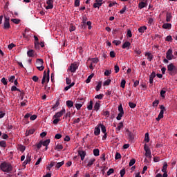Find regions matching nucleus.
Here are the masks:
<instances>
[{
  "instance_id": "1",
  "label": "nucleus",
  "mask_w": 177,
  "mask_h": 177,
  "mask_svg": "<svg viewBox=\"0 0 177 177\" xmlns=\"http://www.w3.org/2000/svg\"><path fill=\"white\" fill-rule=\"evenodd\" d=\"M0 169L3 172H10L12 171V165L6 162H3L0 165Z\"/></svg>"
},
{
  "instance_id": "2",
  "label": "nucleus",
  "mask_w": 177,
  "mask_h": 177,
  "mask_svg": "<svg viewBox=\"0 0 177 177\" xmlns=\"http://www.w3.org/2000/svg\"><path fill=\"white\" fill-rule=\"evenodd\" d=\"M167 71L169 75H176L177 74V67L174 65V64H169L167 66Z\"/></svg>"
},
{
  "instance_id": "3",
  "label": "nucleus",
  "mask_w": 177,
  "mask_h": 177,
  "mask_svg": "<svg viewBox=\"0 0 177 177\" xmlns=\"http://www.w3.org/2000/svg\"><path fill=\"white\" fill-rule=\"evenodd\" d=\"M10 20V17L4 15V26H3L4 30H8L10 28V23L9 22Z\"/></svg>"
},
{
  "instance_id": "4",
  "label": "nucleus",
  "mask_w": 177,
  "mask_h": 177,
  "mask_svg": "<svg viewBox=\"0 0 177 177\" xmlns=\"http://www.w3.org/2000/svg\"><path fill=\"white\" fill-rule=\"evenodd\" d=\"M144 150L145 151V156L147 158H151V151H150V148L146 144L144 145Z\"/></svg>"
},
{
  "instance_id": "5",
  "label": "nucleus",
  "mask_w": 177,
  "mask_h": 177,
  "mask_svg": "<svg viewBox=\"0 0 177 177\" xmlns=\"http://www.w3.org/2000/svg\"><path fill=\"white\" fill-rule=\"evenodd\" d=\"M78 69V65L77 64H72L68 68V71H71V73H75Z\"/></svg>"
},
{
  "instance_id": "6",
  "label": "nucleus",
  "mask_w": 177,
  "mask_h": 177,
  "mask_svg": "<svg viewBox=\"0 0 177 177\" xmlns=\"http://www.w3.org/2000/svg\"><path fill=\"white\" fill-rule=\"evenodd\" d=\"M127 136H128L129 140L132 142L135 139V136H133V133L131 132L129 129H127Z\"/></svg>"
},
{
  "instance_id": "7",
  "label": "nucleus",
  "mask_w": 177,
  "mask_h": 177,
  "mask_svg": "<svg viewBox=\"0 0 177 177\" xmlns=\"http://www.w3.org/2000/svg\"><path fill=\"white\" fill-rule=\"evenodd\" d=\"M64 113H66V109H62V111H60L59 112L56 113L54 116L53 118H60V117H62Z\"/></svg>"
},
{
  "instance_id": "8",
  "label": "nucleus",
  "mask_w": 177,
  "mask_h": 177,
  "mask_svg": "<svg viewBox=\"0 0 177 177\" xmlns=\"http://www.w3.org/2000/svg\"><path fill=\"white\" fill-rule=\"evenodd\" d=\"M166 57L168 60H172L174 59V55H172V49H169L167 51Z\"/></svg>"
},
{
  "instance_id": "9",
  "label": "nucleus",
  "mask_w": 177,
  "mask_h": 177,
  "mask_svg": "<svg viewBox=\"0 0 177 177\" xmlns=\"http://www.w3.org/2000/svg\"><path fill=\"white\" fill-rule=\"evenodd\" d=\"M102 4H103V0H95V3H94L93 6L95 9H96V8H98L99 9V8L102 6Z\"/></svg>"
},
{
  "instance_id": "10",
  "label": "nucleus",
  "mask_w": 177,
  "mask_h": 177,
  "mask_svg": "<svg viewBox=\"0 0 177 177\" xmlns=\"http://www.w3.org/2000/svg\"><path fill=\"white\" fill-rule=\"evenodd\" d=\"M47 6H46V9H53V0H48L46 1Z\"/></svg>"
},
{
  "instance_id": "11",
  "label": "nucleus",
  "mask_w": 177,
  "mask_h": 177,
  "mask_svg": "<svg viewBox=\"0 0 177 177\" xmlns=\"http://www.w3.org/2000/svg\"><path fill=\"white\" fill-rule=\"evenodd\" d=\"M36 67H39L41 66H44V59H37L35 64Z\"/></svg>"
},
{
  "instance_id": "12",
  "label": "nucleus",
  "mask_w": 177,
  "mask_h": 177,
  "mask_svg": "<svg viewBox=\"0 0 177 177\" xmlns=\"http://www.w3.org/2000/svg\"><path fill=\"white\" fill-rule=\"evenodd\" d=\"M78 154L81 157L82 161H84L85 156H86V153L84 151H79Z\"/></svg>"
},
{
  "instance_id": "13",
  "label": "nucleus",
  "mask_w": 177,
  "mask_h": 177,
  "mask_svg": "<svg viewBox=\"0 0 177 177\" xmlns=\"http://www.w3.org/2000/svg\"><path fill=\"white\" fill-rule=\"evenodd\" d=\"M147 7V3L145 1H140L138 3V8L139 9H143V8Z\"/></svg>"
},
{
  "instance_id": "14",
  "label": "nucleus",
  "mask_w": 177,
  "mask_h": 177,
  "mask_svg": "<svg viewBox=\"0 0 177 177\" xmlns=\"http://www.w3.org/2000/svg\"><path fill=\"white\" fill-rule=\"evenodd\" d=\"M35 54V50H29L27 52V55L28 57H34Z\"/></svg>"
},
{
  "instance_id": "15",
  "label": "nucleus",
  "mask_w": 177,
  "mask_h": 177,
  "mask_svg": "<svg viewBox=\"0 0 177 177\" xmlns=\"http://www.w3.org/2000/svg\"><path fill=\"white\" fill-rule=\"evenodd\" d=\"M94 135L95 136H99L100 135V127H96L94 130Z\"/></svg>"
},
{
  "instance_id": "16",
  "label": "nucleus",
  "mask_w": 177,
  "mask_h": 177,
  "mask_svg": "<svg viewBox=\"0 0 177 177\" xmlns=\"http://www.w3.org/2000/svg\"><path fill=\"white\" fill-rule=\"evenodd\" d=\"M171 19H172V15H171V12H167L166 14V21H167V23H169V21H171Z\"/></svg>"
},
{
  "instance_id": "17",
  "label": "nucleus",
  "mask_w": 177,
  "mask_h": 177,
  "mask_svg": "<svg viewBox=\"0 0 177 177\" xmlns=\"http://www.w3.org/2000/svg\"><path fill=\"white\" fill-rule=\"evenodd\" d=\"M145 56H147V60H149V62H151V60H153V56L151 54V53H145Z\"/></svg>"
},
{
  "instance_id": "18",
  "label": "nucleus",
  "mask_w": 177,
  "mask_h": 177,
  "mask_svg": "<svg viewBox=\"0 0 177 177\" xmlns=\"http://www.w3.org/2000/svg\"><path fill=\"white\" fill-rule=\"evenodd\" d=\"M66 106L69 109H71V107H73V106H74V102L71 100H68V101H66Z\"/></svg>"
},
{
  "instance_id": "19",
  "label": "nucleus",
  "mask_w": 177,
  "mask_h": 177,
  "mask_svg": "<svg viewBox=\"0 0 177 177\" xmlns=\"http://www.w3.org/2000/svg\"><path fill=\"white\" fill-rule=\"evenodd\" d=\"M161 118H164V111H160V112L159 113L158 118H156V121H160Z\"/></svg>"
},
{
  "instance_id": "20",
  "label": "nucleus",
  "mask_w": 177,
  "mask_h": 177,
  "mask_svg": "<svg viewBox=\"0 0 177 177\" xmlns=\"http://www.w3.org/2000/svg\"><path fill=\"white\" fill-rule=\"evenodd\" d=\"M93 77H95V73H91L86 80V83L89 84V82H91V80H92Z\"/></svg>"
},
{
  "instance_id": "21",
  "label": "nucleus",
  "mask_w": 177,
  "mask_h": 177,
  "mask_svg": "<svg viewBox=\"0 0 177 177\" xmlns=\"http://www.w3.org/2000/svg\"><path fill=\"white\" fill-rule=\"evenodd\" d=\"M35 132V129H31L28 131H26V136H29V135H32Z\"/></svg>"
},
{
  "instance_id": "22",
  "label": "nucleus",
  "mask_w": 177,
  "mask_h": 177,
  "mask_svg": "<svg viewBox=\"0 0 177 177\" xmlns=\"http://www.w3.org/2000/svg\"><path fill=\"white\" fill-rule=\"evenodd\" d=\"M171 27H172V25L171 24H164L162 25V28H165V30H169L171 29Z\"/></svg>"
},
{
  "instance_id": "23",
  "label": "nucleus",
  "mask_w": 177,
  "mask_h": 177,
  "mask_svg": "<svg viewBox=\"0 0 177 177\" xmlns=\"http://www.w3.org/2000/svg\"><path fill=\"white\" fill-rule=\"evenodd\" d=\"M93 155L95 157H99L100 153V151L99 150V149H93Z\"/></svg>"
},
{
  "instance_id": "24",
  "label": "nucleus",
  "mask_w": 177,
  "mask_h": 177,
  "mask_svg": "<svg viewBox=\"0 0 177 177\" xmlns=\"http://www.w3.org/2000/svg\"><path fill=\"white\" fill-rule=\"evenodd\" d=\"M50 143V139H47L45 141L41 140L42 146H48Z\"/></svg>"
},
{
  "instance_id": "25",
  "label": "nucleus",
  "mask_w": 177,
  "mask_h": 177,
  "mask_svg": "<svg viewBox=\"0 0 177 177\" xmlns=\"http://www.w3.org/2000/svg\"><path fill=\"white\" fill-rule=\"evenodd\" d=\"M95 161H96V159L95 158H91L88 164H87V167H92V165H93V162H95Z\"/></svg>"
},
{
  "instance_id": "26",
  "label": "nucleus",
  "mask_w": 177,
  "mask_h": 177,
  "mask_svg": "<svg viewBox=\"0 0 177 177\" xmlns=\"http://www.w3.org/2000/svg\"><path fill=\"white\" fill-rule=\"evenodd\" d=\"M100 128H101V131L103 133H106V127L102 124H99Z\"/></svg>"
},
{
  "instance_id": "27",
  "label": "nucleus",
  "mask_w": 177,
  "mask_h": 177,
  "mask_svg": "<svg viewBox=\"0 0 177 177\" xmlns=\"http://www.w3.org/2000/svg\"><path fill=\"white\" fill-rule=\"evenodd\" d=\"M30 162H31V155L28 153L26 159V164H30Z\"/></svg>"
},
{
  "instance_id": "28",
  "label": "nucleus",
  "mask_w": 177,
  "mask_h": 177,
  "mask_svg": "<svg viewBox=\"0 0 177 177\" xmlns=\"http://www.w3.org/2000/svg\"><path fill=\"white\" fill-rule=\"evenodd\" d=\"M62 165H64V161L57 162L55 165V168H57V169H59V168H60V167H62Z\"/></svg>"
},
{
  "instance_id": "29",
  "label": "nucleus",
  "mask_w": 177,
  "mask_h": 177,
  "mask_svg": "<svg viewBox=\"0 0 177 177\" xmlns=\"http://www.w3.org/2000/svg\"><path fill=\"white\" fill-rule=\"evenodd\" d=\"M74 85H75V82H72L71 84H69L68 86H66L64 88V91H68V89H70L71 88H73V86H74Z\"/></svg>"
},
{
  "instance_id": "30",
  "label": "nucleus",
  "mask_w": 177,
  "mask_h": 177,
  "mask_svg": "<svg viewBox=\"0 0 177 177\" xmlns=\"http://www.w3.org/2000/svg\"><path fill=\"white\" fill-rule=\"evenodd\" d=\"M46 82V71H44V75H43V78L41 80V84H45Z\"/></svg>"
},
{
  "instance_id": "31",
  "label": "nucleus",
  "mask_w": 177,
  "mask_h": 177,
  "mask_svg": "<svg viewBox=\"0 0 177 177\" xmlns=\"http://www.w3.org/2000/svg\"><path fill=\"white\" fill-rule=\"evenodd\" d=\"M167 168H168V164H167V162H165L162 169V172H167Z\"/></svg>"
},
{
  "instance_id": "32",
  "label": "nucleus",
  "mask_w": 177,
  "mask_h": 177,
  "mask_svg": "<svg viewBox=\"0 0 177 177\" xmlns=\"http://www.w3.org/2000/svg\"><path fill=\"white\" fill-rule=\"evenodd\" d=\"M55 164H56V162H51L47 167V169H48V171H50L52 167H55Z\"/></svg>"
},
{
  "instance_id": "33",
  "label": "nucleus",
  "mask_w": 177,
  "mask_h": 177,
  "mask_svg": "<svg viewBox=\"0 0 177 177\" xmlns=\"http://www.w3.org/2000/svg\"><path fill=\"white\" fill-rule=\"evenodd\" d=\"M124 128V123L122 122H120L118 127H117V130L120 131L121 129Z\"/></svg>"
},
{
  "instance_id": "34",
  "label": "nucleus",
  "mask_w": 177,
  "mask_h": 177,
  "mask_svg": "<svg viewBox=\"0 0 177 177\" xmlns=\"http://www.w3.org/2000/svg\"><path fill=\"white\" fill-rule=\"evenodd\" d=\"M145 30H147V27L146 26H141L138 28L139 32H145Z\"/></svg>"
},
{
  "instance_id": "35",
  "label": "nucleus",
  "mask_w": 177,
  "mask_h": 177,
  "mask_svg": "<svg viewBox=\"0 0 177 177\" xmlns=\"http://www.w3.org/2000/svg\"><path fill=\"white\" fill-rule=\"evenodd\" d=\"M94 109H95V111H97L99 110V109H100V103L96 102L94 105Z\"/></svg>"
},
{
  "instance_id": "36",
  "label": "nucleus",
  "mask_w": 177,
  "mask_h": 177,
  "mask_svg": "<svg viewBox=\"0 0 177 177\" xmlns=\"http://www.w3.org/2000/svg\"><path fill=\"white\" fill-rule=\"evenodd\" d=\"M88 110H92L93 109V101L91 100L89 105L87 106Z\"/></svg>"
},
{
  "instance_id": "37",
  "label": "nucleus",
  "mask_w": 177,
  "mask_h": 177,
  "mask_svg": "<svg viewBox=\"0 0 177 177\" xmlns=\"http://www.w3.org/2000/svg\"><path fill=\"white\" fill-rule=\"evenodd\" d=\"M100 88H102V82H100L95 87V91H97V92H99V91H100Z\"/></svg>"
},
{
  "instance_id": "38",
  "label": "nucleus",
  "mask_w": 177,
  "mask_h": 177,
  "mask_svg": "<svg viewBox=\"0 0 177 177\" xmlns=\"http://www.w3.org/2000/svg\"><path fill=\"white\" fill-rule=\"evenodd\" d=\"M59 104H60V102H59V100H57L55 104L52 107V109L53 110H56L57 107H59Z\"/></svg>"
},
{
  "instance_id": "39",
  "label": "nucleus",
  "mask_w": 177,
  "mask_h": 177,
  "mask_svg": "<svg viewBox=\"0 0 177 177\" xmlns=\"http://www.w3.org/2000/svg\"><path fill=\"white\" fill-rule=\"evenodd\" d=\"M11 91H12V92H15V91H17V92H21V91L20 89H19L17 87H16V86H12L11 87Z\"/></svg>"
},
{
  "instance_id": "40",
  "label": "nucleus",
  "mask_w": 177,
  "mask_h": 177,
  "mask_svg": "<svg viewBox=\"0 0 177 177\" xmlns=\"http://www.w3.org/2000/svg\"><path fill=\"white\" fill-rule=\"evenodd\" d=\"M111 83V80L108 79L107 80H106L104 82V86H107L110 85Z\"/></svg>"
},
{
  "instance_id": "41",
  "label": "nucleus",
  "mask_w": 177,
  "mask_h": 177,
  "mask_svg": "<svg viewBox=\"0 0 177 177\" xmlns=\"http://www.w3.org/2000/svg\"><path fill=\"white\" fill-rule=\"evenodd\" d=\"M35 39V45H39V39H38V37L34 36Z\"/></svg>"
},
{
  "instance_id": "42",
  "label": "nucleus",
  "mask_w": 177,
  "mask_h": 177,
  "mask_svg": "<svg viewBox=\"0 0 177 177\" xmlns=\"http://www.w3.org/2000/svg\"><path fill=\"white\" fill-rule=\"evenodd\" d=\"M123 115H124V113H119L118 114V116L116 117V120H118V121H120Z\"/></svg>"
},
{
  "instance_id": "43",
  "label": "nucleus",
  "mask_w": 177,
  "mask_h": 177,
  "mask_svg": "<svg viewBox=\"0 0 177 177\" xmlns=\"http://www.w3.org/2000/svg\"><path fill=\"white\" fill-rule=\"evenodd\" d=\"M127 37H128L129 38H131L132 31H131V29L127 30Z\"/></svg>"
},
{
  "instance_id": "44",
  "label": "nucleus",
  "mask_w": 177,
  "mask_h": 177,
  "mask_svg": "<svg viewBox=\"0 0 177 177\" xmlns=\"http://www.w3.org/2000/svg\"><path fill=\"white\" fill-rule=\"evenodd\" d=\"M104 95V94H100L96 95L95 97V99H99V100H102V99H103Z\"/></svg>"
},
{
  "instance_id": "45",
  "label": "nucleus",
  "mask_w": 177,
  "mask_h": 177,
  "mask_svg": "<svg viewBox=\"0 0 177 177\" xmlns=\"http://www.w3.org/2000/svg\"><path fill=\"white\" fill-rule=\"evenodd\" d=\"M136 162V160L131 159L129 164V167H132V165H134Z\"/></svg>"
},
{
  "instance_id": "46",
  "label": "nucleus",
  "mask_w": 177,
  "mask_h": 177,
  "mask_svg": "<svg viewBox=\"0 0 177 177\" xmlns=\"http://www.w3.org/2000/svg\"><path fill=\"white\" fill-rule=\"evenodd\" d=\"M59 121H61L60 118H55V119L53 121V123L56 125L59 124Z\"/></svg>"
},
{
  "instance_id": "47",
  "label": "nucleus",
  "mask_w": 177,
  "mask_h": 177,
  "mask_svg": "<svg viewBox=\"0 0 177 177\" xmlns=\"http://www.w3.org/2000/svg\"><path fill=\"white\" fill-rule=\"evenodd\" d=\"M1 147H6V141L2 140L0 142Z\"/></svg>"
},
{
  "instance_id": "48",
  "label": "nucleus",
  "mask_w": 177,
  "mask_h": 177,
  "mask_svg": "<svg viewBox=\"0 0 177 177\" xmlns=\"http://www.w3.org/2000/svg\"><path fill=\"white\" fill-rule=\"evenodd\" d=\"M11 21H12V23H15V24H19V23H20V19H12Z\"/></svg>"
},
{
  "instance_id": "49",
  "label": "nucleus",
  "mask_w": 177,
  "mask_h": 177,
  "mask_svg": "<svg viewBox=\"0 0 177 177\" xmlns=\"http://www.w3.org/2000/svg\"><path fill=\"white\" fill-rule=\"evenodd\" d=\"M159 103H160V101L158 100H156L152 103V104H153V107H157V106H158Z\"/></svg>"
},
{
  "instance_id": "50",
  "label": "nucleus",
  "mask_w": 177,
  "mask_h": 177,
  "mask_svg": "<svg viewBox=\"0 0 177 177\" xmlns=\"http://www.w3.org/2000/svg\"><path fill=\"white\" fill-rule=\"evenodd\" d=\"M165 93H167V91L164 89L160 91V96L162 97H165Z\"/></svg>"
},
{
  "instance_id": "51",
  "label": "nucleus",
  "mask_w": 177,
  "mask_h": 177,
  "mask_svg": "<svg viewBox=\"0 0 177 177\" xmlns=\"http://www.w3.org/2000/svg\"><path fill=\"white\" fill-rule=\"evenodd\" d=\"M75 107H76L77 110H81L82 107V104H75Z\"/></svg>"
},
{
  "instance_id": "52",
  "label": "nucleus",
  "mask_w": 177,
  "mask_h": 177,
  "mask_svg": "<svg viewBox=\"0 0 177 177\" xmlns=\"http://www.w3.org/2000/svg\"><path fill=\"white\" fill-rule=\"evenodd\" d=\"M129 106L131 109H135V107H136V104L133 102H129Z\"/></svg>"
},
{
  "instance_id": "53",
  "label": "nucleus",
  "mask_w": 177,
  "mask_h": 177,
  "mask_svg": "<svg viewBox=\"0 0 177 177\" xmlns=\"http://www.w3.org/2000/svg\"><path fill=\"white\" fill-rule=\"evenodd\" d=\"M125 84H127V82L125 81V80H122L120 83L121 88H125Z\"/></svg>"
},
{
  "instance_id": "54",
  "label": "nucleus",
  "mask_w": 177,
  "mask_h": 177,
  "mask_svg": "<svg viewBox=\"0 0 177 177\" xmlns=\"http://www.w3.org/2000/svg\"><path fill=\"white\" fill-rule=\"evenodd\" d=\"M110 74H111V70L109 71V70H106L104 72V75L106 77H109V75H110Z\"/></svg>"
},
{
  "instance_id": "55",
  "label": "nucleus",
  "mask_w": 177,
  "mask_h": 177,
  "mask_svg": "<svg viewBox=\"0 0 177 177\" xmlns=\"http://www.w3.org/2000/svg\"><path fill=\"white\" fill-rule=\"evenodd\" d=\"M115 160H120L121 158V153L117 152L115 156Z\"/></svg>"
},
{
  "instance_id": "56",
  "label": "nucleus",
  "mask_w": 177,
  "mask_h": 177,
  "mask_svg": "<svg viewBox=\"0 0 177 177\" xmlns=\"http://www.w3.org/2000/svg\"><path fill=\"white\" fill-rule=\"evenodd\" d=\"M113 173H114V169H109V171H107V176H110V175Z\"/></svg>"
},
{
  "instance_id": "57",
  "label": "nucleus",
  "mask_w": 177,
  "mask_h": 177,
  "mask_svg": "<svg viewBox=\"0 0 177 177\" xmlns=\"http://www.w3.org/2000/svg\"><path fill=\"white\" fill-rule=\"evenodd\" d=\"M118 111H120V113H124V109L122 108V105L120 104L118 106Z\"/></svg>"
},
{
  "instance_id": "58",
  "label": "nucleus",
  "mask_w": 177,
  "mask_h": 177,
  "mask_svg": "<svg viewBox=\"0 0 177 177\" xmlns=\"http://www.w3.org/2000/svg\"><path fill=\"white\" fill-rule=\"evenodd\" d=\"M165 41H167L168 42H172V36L169 35L166 37Z\"/></svg>"
},
{
  "instance_id": "59",
  "label": "nucleus",
  "mask_w": 177,
  "mask_h": 177,
  "mask_svg": "<svg viewBox=\"0 0 177 177\" xmlns=\"http://www.w3.org/2000/svg\"><path fill=\"white\" fill-rule=\"evenodd\" d=\"M63 145H57L55 147V150H62Z\"/></svg>"
},
{
  "instance_id": "60",
  "label": "nucleus",
  "mask_w": 177,
  "mask_h": 177,
  "mask_svg": "<svg viewBox=\"0 0 177 177\" xmlns=\"http://www.w3.org/2000/svg\"><path fill=\"white\" fill-rule=\"evenodd\" d=\"M66 82L67 85H71V79L69 77H66Z\"/></svg>"
},
{
  "instance_id": "61",
  "label": "nucleus",
  "mask_w": 177,
  "mask_h": 177,
  "mask_svg": "<svg viewBox=\"0 0 177 177\" xmlns=\"http://www.w3.org/2000/svg\"><path fill=\"white\" fill-rule=\"evenodd\" d=\"M46 80L47 82H49V80H50L49 69H48V71H47L46 75Z\"/></svg>"
},
{
  "instance_id": "62",
  "label": "nucleus",
  "mask_w": 177,
  "mask_h": 177,
  "mask_svg": "<svg viewBox=\"0 0 177 177\" xmlns=\"http://www.w3.org/2000/svg\"><path fill=\"white\" fill-rule=\"evenodd\" d=\"M120 174L121 177H124V175H125V169H121Z\"/></svg>"
},
{
  "instance_id": "63",
  "label": "nucleus",
  "mask_w": 177,
  "mask_h": 177,
  "mask_svg": "<svg viewBox=\"0 0 177 177\" xmlns=\"http://www.w3.org/2000/svg\"><path fill=\"white\" fill-rule=\"evenodd\" d=\"M113 44H114V45H121V41L114 40L113 41Z\"/></svg>"
},
{
  "instance_id": "64",
  "label": "nucleus",
  "mask_w": 177,
  "mask_h": 177,
  "mask_svg": "<svg viewBox=\"0 0 177 177\" xmlns=\"http://www.w3.org/2000/svg\"><path fill=\"white\" fill-rule=\"evenodd\" d=\"M114 68H115V73L117 74V73L120 71V66H118V65H115L114 66Z\"/></svg>"
}]
</instances>
